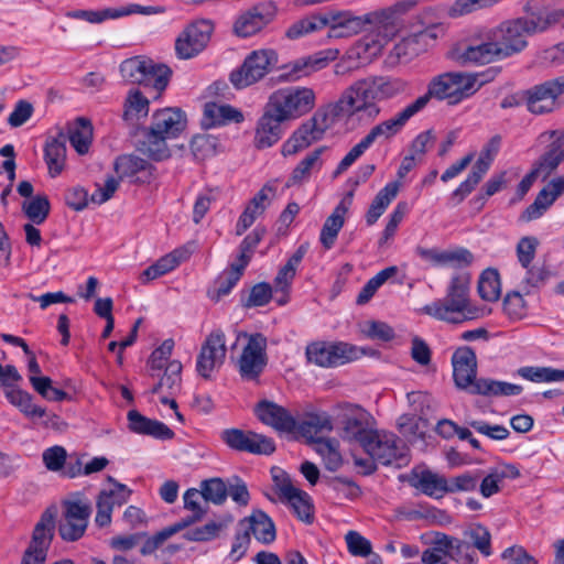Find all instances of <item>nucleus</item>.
<instances>
[{"instance_id": "30", "label": "nucleus", "mask_w": 564, "mask_h": 564, "mask_svg": "<svg viewBox=\"0 0 564 564\" xmlns=\"http://www.w3.org/2000/svg\"><path fill=\"white\" fill-rule=\"evenodd\" d=\"M238 528L246 530L262 544H270L276 538L275 525L272 519L262 510H253L250 516L241 519Z\"/></svg>"}, {"instance_id": "38", "label": "nucleus", "mask_w": 564, "mask_h": 564, "mask_svg": "<svg viewBox=\"0 0 564 564\" xmlns=\"http://www.w3.org/2000/svg\"><path fill=\"white\" fill-rule=\"evenodd\" d=\"M564 144V133L553 141L547 151L540 156V159L533 164L532 171L535 172L538 176H543L546 178L556 167L560 165L562 161H564V155L562 152V145Z\"/></svg>"}, {"instance_id": "28", "label": "nucleus", "mask_w": 564, "mask_h": 564, "mask_svg": "<svg viewBox=\"0 0 564 564\" xmlns=\"http://www.w3.org/2000/svg\"><path fill=\"white\" fill-rule=\"evenodd\" d=\"M256 416L278 432H294L296 421L283 406L268 400L260 401L254 408Z\"/></svg>"}, {"instance_id": "46", "label": "nucleus", "mask_w": 564, "mask_h": 564, "mask_svg": "<svg viewBox=\"0 0 564 564\" xmlns=\"http://www.w3.org/2000/svg\"><path fill=\"white\" fill-rule=\"evenodd\" d=\"M325 29V12L306 15L289 26L285 36L297 40L307 34Z\"/></svg>"}, {"instance_id": "63", "label": "nucleus", "mask_w": 564, "mask_h": 564, "mask_svg": "<svg viewBox=\"0 0 564 564\" xmlns=\"http://www.w3.org/2000/svg\"><path fill=\"white\" fill-rule=\"evenodd\" d=\"M503 312L513 321L521 319L527 315V303L520 292L507 293L503 299Z\"/></svg>"}, {"instance_id": "42", "label": "nucleus", "mask_w": 564, "mask_h": 564, "mask_svg": "<svg viewBox=\"0 0 564 564\" xmlns=\"http://www.w3.org/2000/svg\"><path fill=\"white\" fill-rule=\"evenodd\" d=\"M297 432L307 440V443L313 445V440L322 432L333 431V422L328 414H310L299 424L296 423Z\"/></svg>"}, {"instance_id": "10", "label": "nucleus", "mask_w": 564, "mask_h": 564, "mask_svg": "<svg viewBox=\"0 0 564 564\" xmlns=\"http://www.w3.org/2000/svg\"><path fill=\"white\" fill-rule=\"evenodd\" d=\"M240 336L248 341L237 360L239 375L246 381H257L268 365L267 338L260 333Z\"/></svg>"}, {"instance_id": "52", "label": "nucleus", "mask_w": 564, "mask_h": 564, "mask_svg": "<svg viewBox=\"0 0 564 564\" xmlns=\"http://www.w3.org/2000/svg\"><path fill=\"white\" fill-rule=\"evenodd\" d=\"M398 273V268L392 265L388 267L380 272H378L373 278H371L360 290L357 295L356 303L358 305L367 304L372 296L376 294L377 290L387 282L390 278L394 276Z\"/></svg>"}, {"instance_id": "64", "label": "nucleus", "mask_w": 564, "mask_h": 564, "mask_svg": "<svg viewBox=\"0 0 564 564\" xmlns=\"http://www.w3.org/2000/svg\"><path fill=\"white\" fill-rule=\"evenodd\" d=\"M444 534H438L431 547L426 549L421 556L423 564H446L447 549L444 547Z\"/></svg>"}, {"instance_id": "18", "label": "nucleus", "mask_w": 564, "mask_h": 564, "mask_svg": "<svg viewBox=\"0 0 564 564\" xmlns=\"http://www.w3.org/2000/svg\"><path fill=\"white\" fill-rule=\"evenodd\" d=\"M306 358L319 367H334L356 358V348L347 343H312L306 347Z\"/></svg>"}, {"instance_id": "8", "label": "nucleus", "mask_w": 564, "mask_h": 564, "mask_svg": "<svg viewBox=\"0 0 564 564\" xmlns=\"http://www.w3.org/2000/svg\"><path fill=\"white\" fill-rule=\"evenodd\" d=\"M338 409L341 411L339 415L341 438L356 442L364 448L377 431L373 416L364 408L352 403L339 404Z\"/></svg>"}, {"instance_id": "9", "label": "nucleus", "mask_w": 564, "mask_h": 564, "mask_svg": "<svg viewBox=\"0 0 564 564\" xmlns=\"http://www.w3.org/2000/svg\"><path fill=\"white\" fill-rule=\"evenodd\" d=\"M276 63L278 55L273 50L253 51L240 67L231 72L230 82L237 89L253 85L269 74Z\"/></svg>"}, {"instance_id": "25", "label": "nucleus", "mask_w": 564, "mask_h": 564, "mask_svg": "<svg viewBox=\"0 0 564 564\" xmlns=\"http://www.w3.org/2000/svg\"><path fill=\"white\" fill-rule=\"evenodd\" d=\"M325 29L328 39H346L364 31L361 15L348 10L325 12Z\"/></svg>"}, {"instance_id": "44", "label": "nucleus", "mask_w": 564, "mask_h": 564, "mask_svg": "<svg viewBox=\"0 0 564 564\" xmlns=\"http://www.w3.org/2000/svg\"><path fill=\"white\" fill-rule=\"evenodd\" d=\"M415 115V110L413 109L411 104H409L394 117L386 121H382L379 124H376L375 127H372V129L379 140H389L398 132H400L401 129L405 126V123Z\"/></svg>"}, {"instance_id": "26", "label": "nucleus", "mask_w": 564, "mask_h": 564, "mask_svg": "<svg viewBox=\"0 0 564 564\" xmlns=\"http://www.w3.org/2000/svg\"><path fill=\"white\" fill-rule=\"evenodd\" d=\"M452 365L456 387L469 390L477 380V358L475 351L468 346L457 348L453 354Z\"/></svg>"}, {"instance_id": "2", "label": "nucleus", "mask_w": 564, "mask_h": 564, "mask_svg": "<svg viewBox=\"0 0 564 564\" xmlns=\"http://www.w3.org/2000/svg\"><path fill=\"white\" fill-rule=\"evenodd\" d=\"M482 83H477V75L447 72L434 76L427 84L426 93L417 97L411 106L416 113L422 111L431 99L447 100L448 105H457L462 100L473 96Z\"/></svg>"}, {"instance_id": "62", "label": "nucleus", "mask_w": 564, "mask_h": 564, "mask_svg": "<svg viewBox=\"0 0 564 564\" xmlns=\"http://www.w3.org/2000/svg\"><path fill=\"white\" fill-rule=\"evenodd\" d=\"M217 139L210 134H197L191 140V150L196 160H205L215 154Z\"/></svg>"}, {"instance_id": "58", "label": "nucleus", "mask_w": 564, "mask_h": 564, "mask_svg": "<svg viewBox=\"0 0 564 564\" xmlns=\"http://www.w3.org/2000/svg\"><path fill=\"white\" fill-rule=\"evenodd\" d=\"M152 165L137 155H121L115 162V171L119 175V180L130 177L138 172L151 169Z\"/></svg>"}, {"instance_id": "31", "label": "nucleus", "mask_w": 564, "mask_h": 564, "mask_svg": "<svg viewBox=\"0 0 564 564\" xmlns=\"http://www.w3.org/2000/svg\"><path fill=\"white\" fill-rule=\"evenodd\" d=\"M337 56L338 50H326L299 58L290 64V72L286 76L292 80H296L302 76H310L325 68L330 62L335 61Z\"/></svg>"}, {"instance_id": "4", "label": "nucleus", "mask_w": 564, "mask_h": 564, "mask_svg": "<svg viewBox=\"0 0 564 564\" xmlns=\"http://www.w3.org/2000/svg\"><path fill=\"white\" fill-rule=\"evenodd\" d=\"M543 32L538 13L530 18H518L502 22L488 34L501 59L522 52L527 45V37Z\"/></svg>"}, {"instance_id": "61", "label": "nucleus", "mask_w": 564, "mask_h": 564, "mask_svg": "<svg viewBox=\"0 0 564 564\" xmlns=\"http://www.w3.org/2000/svg\"><path fill=\"white\" fill-rule=\"evenodd\" d=\"M474 550L477 549L484 556L491 555V535L487 528L477 524L464 533Z\"/></svg>"}, {"instance_id": "13", "label": "nucleus", "mask_w": 564, "mask_h": 564, "mask_svg": "<svg viewBox=\"0 0 564 564\" xmlns=\"http://www.w3.org/2000/svg\"><path fill=\"white\" fill-rule=\"evenodd\" d=\"M501 145V137L496 134L482 147L478 160L471 167L467 178L452 193V200L455 205L460 204L482 180L488 172L495 156L498 154Z\"/></svg>"}, {"instance_id": "53", "label": "nucleus", "mask_w": 564, "mask_h": 564, "mask_svg": "<svg viewBox=\"0 0 564 564\" xmlns=\"http://www.w3.org/2000/svg\"><path fill=\"white\" fill-rule=\"evenodd\" d=\"M232 521L231 517L224 519L219 522L210 521L202 527L188 530L184 538L187 541L193 542H206L210 541L219 535V533L225 530L228 524Z\"/></svg>"}, {"instance_id": "17", "label": "nucleus", "mask_w": 564, "mask_h": 564, "mask_svg": "<svg viewBox=\"0 0 564 564\" xmlns=\"http://www.w3.org/2000/svg\"><path fill=\"white\" fill-rule=\"evenodd\" d=\"M276 12L274 2H259L238 15L232 26L234 33L240 37L251 36L270 24Z\"/></svg>"}, {"instance_id": "54", "label": "nucleus", "mask_w": 564, "mask_h": 564, "mask_svg": "<svg viewBox=\"0 0 564 564\" xmlns=\"http://www.w3.org/2000/svg\"><path fill=\"white\" fill-rule=\"evenodd\" d=\"M387 41L382 37L370 33L355 44L354 51L359 59L370 62L381 53Z\"/></svg>"}, {"instance_id": "24", "label": "nucleus", "mask_w": 564, "mask_h": 564, "mask_svg": "<svg viewBox=\"0 0 564 564\" xmlns=\"http://www.w3.org/2000/svg\"><path fill=\"white\" fill-rule=\"evenodd\" d=\"M285 121L279 112H274L268 101L257 123L254 147L262 150L275 144L282 137V124Z\"/></svg>"}, {"instance_id": "33", "label": "nucleus", "mask_w": 564, "mask_h": 564, "mask_svg": "<svg viewBox=\"0 0 564 564\" xmlns=\"http://www.w3.org/2000/svg\"><path fill=\"white\" fill-rule=\"evenodd\" d=\"M189 252L186 249H176L160 258L155 263L148 267L141 274L140 281L148 283L175 269L182 261L187 260Z\"/></svg>"}, {"instance_id": "15", "label": "nucleus", "mask_w": 564, "mask_h": 564, "mask_svg": "<svg viewBox=\"0 0 564 564\" xmlns=\"http://www.w3.org/2000/svg\"><path fill=\"white\" fill-rule=\"evenodd\" d=\"M227 354L226 336L221 329H215L208 334L202 344L196 360V371L205 379L220 368L225 362Z\"/></svg>"}, {"instance_id": "37", "label": "nucleus", "mask_w": 564, "mask_h": 564, "mask_svg": "<svg viewBox=\"0 0 564 564\" xmlns=\"http://www.w3.org/2000/svg\"><path fill=\"white\" fill-rule=\"evenodd\" d=\"M400 187L401 182L394 181L388 183L377 193L366 213V223L368 226H372L377 223L390 203L397 197Z\"/></svg>"}, {"instance_id": "34", "label": "nucleus", "mask_w": 564, "mask_h": 564, "mask_svg": "<svg viewBox=\"0 0 564 564\" xmlns=\"http://www.w3.org/2000/svg\"><path fill=\"white\" fill-rule=\"evenodd\" d=\"M66 135L61 131L45 144L44 159L52 177L59 175L66 160Z\"/></svg>"}, {"instance_id": "22", "label": "nucleus", "mask_w": 564, "mask_h": 564, "mask_svg": "<svg viewBox=\"0 0 564 564\" xmlns=\"http://www.w3.org/2000/svg\"><path fill=\"white\" fill-rule=\"evenodd\" d=\"M56 509L47 508L35 524L30 545L24 554L37 557L39 561H45L47 550L54 538Z\"/></svg>"}, {"instance_id": "20", "label": "nucleus", "mask_w": 564, "mask_h": 564, "mask_svg": "<svg viewBox=\"0 0 564 564\" xmlns=\"http://www.w3.org/2000/svg\"><path fill=\"white\" fill-rule=\"evenodd\" d=\"M90 507L79 501H66L64 503L63 518L58 524V533L64 541L79 540L88 525Z\"/></svg>"}, {"instance_id": "57", "label": "nucleus", "mask_w": 564, "mask_h": 564, "mask_svg": "<svg viewBox=\"0 0 564 564\" xmlns=\"http://www.w3.org/2000/svg\"><path fill=\"white\" fill-rule=\"evenodd\" d=\"M51 205L48 198L44 195H37L31 200L22 204V210L26 217L34 224L41 225L50 214Z\"/></svg>"}, {"instance_id": "12", "label": "nucleus", "mask_w": 564, "mask_h": 564, "mask_svg": "<svg viewBox=\"0 0 564 564\" xmlns=\"http://www.w3.org/2000/svg\"><path fill=\"white\" fill-rule=\"evenodd\" d=\"M415 3L414 0L401 1L391 7L361 15L364 31H369L388 42L399 32L400 15L414 7Z\"/></svg>"}, {"instance_id": "39", "label": "nucleus", "mask_w": 564, "mask_h": 564, "mask_svg": "<svg viewBox=\"0 0 564 564\" xmlns=\"http://www.w3.org/2000/svg\"><path fill=\"white\" fill-rule=\"evenodd\" d=\"M313 448L322 457L327 470L336 471L341 467L343 457L338 440L334 437H318L313 440Z\"/></svg>"}, {"instance_id": "29", "label": "nucleus", "mask_w": 564, "mask_h": 564, "mask_svg": "<svg viewBox=\"0 0 564 564\" xmlns=\"http://www.w3.org/2000/svg\"><path fill=\"white\" fill-rule=\"evenodd\" d=\"M132 490L126 485H118V489L101 490L97 497V513L95 522L98 527L104 528L111 523V513L115 506L124 505Z\"/></svg>"}, {"instance_id": "5", "label": "nucleus", "mask_w": 564, "mask_h": 564, "mask_svg": "<svg viewBox=\"0 0 564 564\" xmlns=\"http://www.w3.org/2000/svg\"><path fill=\"white\" fill-rule=\"evenodd\" d=\"M268 101L274 112L290 121L308 113L315 107L316 96L310 87H286L273 91Z\"/></svg>"}, {"instance_id": "3", "label": "nucleus", "mask_w": 564, "mask_h": 564, "mask_svg": "<svg viewBox=\"0 0 564 564\" xmlns=\"http://www.w3.org/2000/svg\"><path fill=\"white\" fill-rule=\"evenodd\" d=\"M470 274L460 273L454 275L443 300L434 301L425 305L422 312L436 319L457 324L473 318L469 308Z\"/></svg>"}, {"instance_id": "21", "label": "nucleus", "mask_w": 564, "mask_h": 564, "mask_svg": "<svg viewBox=\"0 0 564 564\" xmlns=\"http://www.w3.org/2000/svg\"><path fill=\"white\" fill-rule=\"evenodd\" d=\"M273 480L279 488L280 499L290 505L299 520L311 524L314 521V505L311 496L293 486L286 477L280 479L279 476L273 475Z\"/></svg>"}, {"instance_id": "55", "label": "nucleus", "mask_w": 564, "mask_h": 564, "mask_svg": "<svg viewBox=\"0 0 564 564\" xmlns=\"http://www.w3.org/2000/svg\"><path fill=\"white\" fill-rule=\"evenodd\" d=\"M182 364L178 360L170 361L166 367L163 376L159 380V382L152 388V393H159L163 389L170 391V393H174L181 387L182 381Z\"/></svg>"}, {"instance_id": "14", "label": "nucleus", "mask_w": 564, "mask_h": 564, "mask_svg": "<svg viewBox=\"0 0 564 564\" xmlns=\"http://www.w3.org/2000/svg\"><path fill=\"white\" fill-rule=\"evenodd\" d=\"M375 83L362 79L346 88L337 101L327 106L333 117L338 119L360 112L365 105L375 99Z\"/></svg>"}, {"instance_id": "51", "label": "nucleus", "mask_w": 564, "mask_h": 564, "mask_svg": "<svg viewBox=\"0 0 564 564\" xmlns=\"http://www.w3.org/2000/svg\"><path fill=\"white\" fill-rule=\"evenodd\" d=\"M379 139L371 128L370 131L360 140V142L352 147L350 151L343 158L334 172V177H337L349 166H351L356 160L359 159L366 152V150H368Z\"/></svg>"}, {"instance_id": "50", "label": "nucleus", "mask_w": 564, "mask_h": 564, "mask_svg": "<svg viewBox=\"0 0 564 564\" xmlns=\"http://www.w3.org/2000/svg\"><path fill=\"white\" fill-rule=\"evenodd\" d=\"M518 376L532 382H554L564 380V370L551 367H521L517 370Z\"/></svg>"}, {"instance_id": "60", "label": "nucleus", "mask_w": 564, "mask_h": 564, "mask_svg": "<svg viewBox=\"0 0 564 564\" xmlns=\"http://www.w3.org/2000/svg\"><path fill=\"white\" fill-rule=\"evenodd\" d=\"M525 276L522 280V290L524 294H530L532 289L542 288L551 276V271L546 265H529Z\"/></svg>"}, {"instance_id": "11", "label": "nucleus", "mask_w": 564, "mask_h": 564, "mask_svg": "<svg viewBox=\"0 0 564 564\" xmlns=\"http://www.w3.org/2000/svg\"><path fill=\"white\" fill-rule=\"evenodd\" d=\"M564 75L534 85L522 93L527 109L533 115L551 113L561 107Z\"/></svg>"}, {"instance_id": "59", "label": "nucleus", "mask_w": 564, "mask_h": 564, "mask_svg": "<svg viewBox=\"0 0 564 564\" xmlns=\"http://www.w3.org/2000/svg\"><path fill=\"white\" fill-rule=\"evenodd\" d=\"M148 58L134 56L123 61L120 65L122 78L130 84L141 85L147 69Z\"/></svg>"}, {"instance_id": "23", "label": "nucleus", "mask_w": 564, "mask_h": 564, "mask_svg": "<svg viewBox=\"0 0 564 564\" xmlns=\"http://www.w3.org/2000/svg\"><path fill=\"white\" fill-rule=\"evenodd\" d=\"M449 57L462 66L469 64L484 65L501 59L489 34L487 35V40L480 44L467 45L462 43L456 45L449 52Z\"/></svg>"}, {"instance_id": "27", "label": "nucleus", "mask_w": 564, "mask_h": 564, "mask_svg": "<svg viewBox=\"0 0 564 564\" xmlns=\"http://www.w3.org/2000/svg\"><path fill=\"white\" fill-rule=\"evenodd\" d=\"M406 480L411 487L435 499L443 498L448 491L447 479L429 468H413Z\"/></svg>"}, {"instance_id": "56", "label": "nucleus", "mask_w": 564, "mask_h": 564, "mask_svg": "<svg viewBox=\"0 0 564 564\" xmlns=\"http://www.w3.org/2000/svg\"><path fill=\"white\" fill-rule=\"evenodd\" d=\"M198 490L206 503L223 505L227 499V486L218 477L203 480Z\"/></svg>"}, {"instance_id": "32", "label": "nucleus", "mask_w": 564, "mask_h": 564, "mask_svg": "<svg viewBox=\"0 0 564 564\" xmlns=\"http://www.w3.org/2000/svg\"><path fill=\"white\" fill-rule=\"evenodd\" d=\"M129 429L138 434L150 435L159 440H171L174 432L163 422L149 419L137 410H130L127 415Z\"/></svg>"}, {"instance_id": "40", "label": "nucleus", "mask_w": 564, "mask_h": 564, "mask_svg": "<svg viewBox=\"0 0 564 564\" xmlns=\"http://www.w3.org/2000/svg\"><path fill=\"white\" fill-rule=\"evenodd\" d=\"M68 140L78 154H86L93 140V124L89 119L79 117L68 127Z\"/></svg>"}, {"instance_id": "7", "label": "nucleus", "mask_w": 564, "mask_h": 564, "mask_svg": "<svg viewBox=\"0 0 564 564\" xmlns=\"http://www.w3.org/2000/svg\"><path fill=\"white\" fill-rule=\"evenodd\" d=\"M337 120L329 111L328 106L319 108L312 118L303 122L293 134L284 142L282 154L294 155L306 149L313 142L322 139L324 132Z\"/></svg>"}, {"instance_id": "49", "label": "nucleus", "mask_w": 564, "mask_h": 564, "mask_svg": "<svg viewBox=\"0 0 564 564\" xmlns=\"http://www.w3.org/2000/svg\"><path fill=\"white\" fill-rule=\"evenodd\" d=\"M478 294L484 301L495 302L501 293L500 275L497 269L488 268L478 280Z\"/></svg>"}, {"instance_id": "45", "label": "nucleus", "mask_w": 564, "mask_h": 564, "mask_svg": "<svg viewBox=\"0 0 564 564\" xmlns=\"http://www.w3.org/2000/svg\"><path fill=\"white\" fill-rule=\"evenodd\" d=\"M346 207L336 206L330 216H328L322 227L319 241L322 246L329 250L335 245L338 232L345 224Z\"/></svg>"}, {"instance_id": "16", "label": "nucleus", "mask_w": 564, "mask_h": 564, "mask_svg": "<svg viewBox=\"0 0 564 564\" xmlns=\"http://www.w3.org/2000/svg\"><path fill=\"white\" fill-rule=\"evenodd\" d=\"M221 441L231 449L256 455H271L275 451L272 438L240 429H227L221 432Z\"/></svg>"}, {"instance_id": "1", "label": "nucleus", "mask_w": 564, "mask_h": 564, "mask_svg": "<svg viewBox=\"0 0 564 564\" xmlns=\"http://www.w3.org/2000/svg\"><path fill=\"white\" fill-rule=\"evenodd\" d=\"M186 123V116L178 108L156 110L150 127L142 129L138 150L154 161L170 158L167 141L177 138L185 130Z\"/></svg>"}, {"instance_id": "43", "label": "nucleus", "mask_w": 564, "mask_h": 564, "mask_svg": "<svg viewBox=\"0 0 564 564\" xmlns=\"http://www.w3.org/2000/svg\"><path fill=\"white\" fill-rule=\"evenodd\" d=\"M445 544L447 549V555L451 560L458 564H476L478 561L477 553L474 550L470 542L467 540H460L458 538L449 536L444 534Z\"/></svg>"}, {"instance_id": "6", "label": "nucleus", "mask_w": 564, "mask_h": 564, "mask_svg": "<svg viewBox=\"0 0 564 564\" xmlns=\"http://www.w3.org/2000/svg\"><path fill=\"white\" fill-rule=\"evenodd\" d=\"M365 452L382 465H394L398 468L410 462V449L398 435L384 431H376L364 446Z\"/></svg>"}, {"instance_id": "41", "label": "nucleus", "mask_w": 564, "mask_h": 564, "mask_svg": "<svg viewBox=\"0 0 564 564\" xmlns=\"http://www.w3.org/2000/svg\"><path fill=\"white\" fill-rule=\"evenodd\" d=\"M204 117L208 126H221L228 122L239 123L243 121V115L240 110L230 105H219L207 102L204 108Z\"/></svg>"}, {"instance_id": "35", "label": "nucleus", "mask_w": 564, "mask_h": 564, "mask_svg": "<svg viewBox=\"0 0 564 564\" xmlns=\"http://www.w3.org/2000/svg\"><path fill=\"white\" fill-rule=\"evenodd\" d=\"M325 148L321 147L308 153L299 164L293 169L285 187L301 186L310 180L314 170H321L323 161L321 159Z\"/></svg>"}, {"instance_id": "19", "label": "nucleus", "mask_w": 564, "mask_h": 564, "mask_svg": "<svg viewBox=\"0 0 564 564\" xmlns=\"http://www.w3.org/2000/svg\"><path fill=\"white\" fill-rule=\"evenodd\" d=\"M214 25L208 20H199L189 24L177 37L176 54L181 58H191L200 53L207 45Z\"/></svg>"}, {"instance_id": "47", "label": "nucleus", "mask_w": 564, "mask_h": 564, "mask_svg": "<svg viewBox=\"0 0 564 564\" xmlns=\"http://www.w3.org/2000/svg\"><path fill=\"white\" fill-rule=\"evenodd\" d=\"M172 75V70L164 64H156L152 59L148 58L147 69L143 75L141 86L152 87L159 94L162 93Z\"/></svg>"}, {"instance_id": "36", "label": "nucleus", "mask_w": 564, "mask_h": 564, "mask_svg": "<svg viewBox=\"0 0 564 564\" xmlns=\"http://www.w3.org/2000/svg\"><path fill=\"white\" fill-rule=\"evenodd\" d=\"M150 101L139 89L128 91L123 101L122 120L134 126L149 113Z\"/></svg>"}, {"instance_id": "48", "label": "nucleus", "mask_w": 564, "mask_h": 564, "mask_svg": "<svg viewBox=\"0 0 564 564\" xmlns=\"http://www.w3.org/2000/svg\"><path fill=\"white\" fill-rule=\"evenodd\" d=\"M4 395L13 406L26 416L42 417L45 415V409L34 404L32 395L20 388L7 389Z\"/></svg>"}]
</instances>
